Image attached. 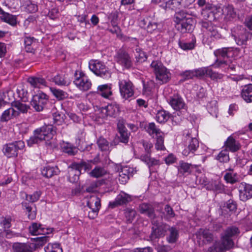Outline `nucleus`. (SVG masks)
I'll list each match as a JSON object with an SVG mask.
<instances>
[{
	"label": "nucleus",
	"mask_w": 252,
	"mask_h": 252,
	"mask_svg": "<svg viewBox=\"0 0 252 252\" xmlns=\"http://www.w3.org/2000/svg\"><path fill=\"white\" fill-rule=\"evenodd\" d=\"M3 98H0V108L5 105L7 100L11 99L10 96L13 97V93L11 90L7 91L3 93Z\"/></svg>",
	"instance_id": "nucleus-57"
},
{
	"label": "nucleus",
	"mask_w": 252,
	"mask_h": 252,
	"mask_svg": "<svg viewBox=\"0 0 252 252\" xmlns=\"http://www.w3.org/2000/svg\"><path fill=\"white\" fill-rule=\"evenodd\" d=\"M184 141L187 147L182 154L185 156L193 154L199 147V142L196 138V131L195 129L185 130L184 131Z\"/></svg>",
	"instance_id": "nucleus-2"
},
{
	"label": "nucleus",
	"mask_w": 252,
	"mask_h": 252,
	"mask_svg": "<svg viewBox=\"0 0 252 252\" xmlns=\"http://www.w3.org/2000/svg\"><path fill=\"white\" fill-rule=\"evenodd\" d=\"M169 232L166 239L168 243H175L178 240L179 237V230L175 227H171L168 228Z\"/></svg>",
	"instance_id": "nucleus-38"
},
{
	"label": "nucleus",
	"mask_w": 252,
	"mask_h": 252,
	"mask_svg": "<svg viewBox=\"0 0 252 252\" xmlns=\"http://www.w3.org/2000/svg\"><path fill=\"white\" fill-rule=\"evenodd\" d=\"M150 66L156 75V79L159 81L160 83H165L169 81L170 77L169 71L161 62L154 61Z\"/></svg>",
	"instance_id": "nucleus-4"
},
{
	"label": "nucleus",
	"mask_w": 252,
	"mask_h": 252,
	"mask_svg": "<svg viewBox=\"0 0 252 252\" xmlns=\"http://www.w3.org/2000/svg\"><path fill=\"white\" fill-rule=\"evenodd\" d=\"M36 39L34 37L26 36L24 39L25 49L28 52H32L33 49L32 45L34 42H35Z\"/></svg>",
	"instance_id": "nucleus-54"
},
{
	"label": "nucleus",
	"mask_w": 252,
	"mask_h": 252,
	"mask_svg": "<svg viewBox=\"0 0 252 252\" xmlns=\"http://www.w3.org/2000/svg\"><path fill=\"white\" fill-rule=\"evenodd\" d=\"M145 129L147 133L150 136L154 137L159 135V134H162V131L158 127H157L156 125L154 123H150L145 126Z\"/></svg>",
	"instance_id": "nucleus-37"
},
{
	"label": "nucleus",
	"mask_w": 252,
	"mask_h": 252,
	"mask_svg": "<svg viewBox=\"0 0 252 252\" xmlns=\"http://www.w3.org/2000/svg\"><path fill=\"white\" fill-rule=\"evenodd\" d=\"M152 223L154 225L152 227V232L150 238L151 240H155L165 235L167 230V225L165 224H159L154 220H152Z\"/></svg>",
	"instance_id": "nucleus-13"
},
{
	"label": "nucleus",
	"mask_w": 252,
	"mask_h": 252,
	"mask_svg": "<svg viewBox=\"0 0 252 252\" xmlns=\"http://www.w3.org/2000/svg\"><path fill=\"white\" fill-rule=\"evenodd\" d=\"M195 42L192 40L191 42H185L180 41L179 42V46L183 50H191L194 47Z\"/></svg>",
	"instance_id": "nucleus-64"
},
{
	"label": "nucleus",
	"mask_w": 252,
	"mask_h": 252,
	"mask_svg": "<svg viewBox=\"0 0 252 252\" xmlns=\"http://www.w3.org/2000/svg\"><path fill=\"white\" fill-rule=\"evenodd\" d=\"M180 0H169L167 5V9L176 10L181 8Z\"/></svg>",
	"instance_id": "nucleus-61"
},
{
	"label": "nucleus",
	"mask_w": 252,
	"mask_h": 252,
	"mask_svg": "<svg viewBox=\"0 0 252 252\" xmlns=\"http://www.w3.org/2000/svg\"><path fill=\"white\" fill-rule=\"evenodd\" d=\"M22 7L26 12L29 13H35L38 10L37 5L31 0H23Z\"/></svg>",
	"instance_id": "nucleus-32"
},
{
	"label": "nucleus",
	"mask_w": 252,
	"mask_h": 252,
	"mask_svg": "<svg viewBox=\"0 0 252 252\" xmlns=\"http://www.w3.org/2000/svg\"><path fill=\"white\" fill-rule=\"evenodd\" d=\"M132 200L131 196L124 191H121L116 197L114 201L109 202V206L114 208L118 206L126 204Z\"/></svg>",
	"instance_id": "nucleus-14"
},
{
	"label": "nucleus",
	"mask_w": 252,
	"mask_h": 252,
	"mask_svg": "<svg viewBox=\"0 0 252 252\" xmlns=\"http://www.w3.org/2000/svg\"><path fill=\"white\" fill-rule=\"evenodd\" d=\"M156 139V142L155 143V147L158 150H164L165 147L164 145V134L162 132V134H159V135L155 136Z\"/></svg>",
	"instance_id": "nucleus-51"
},
{
	"label": "nucleus",
	"mask_w": 252,
	"mask_h": 252,
	"mask_svg": "<svg viewBox=\"0 0 252 252\" xmlns=\"http://www.w3.org/2000/svg\"><path fill=\"white\" fill-rule=\"evenodd\" d=\"M87 206L90 209L99 211L100 208V200L95 195H92L87 201Z\"/></svg>",
	"instance_id": "nucleus-31"
},
{
	"label": "nucleus",
	"mask_w": 252,
	"mask_h": 252,
	"mask_svg": "<svg viewBox=\"0 0 252 252\" xmlns=\"http://www.w3.org/2000/svg\"><path fill=\"white\" fill-rule=\"evenodd\" d=\"M87 206L90 209L99 211L100 208V200L95 195H92L87 201Z\"/></svg>",
	"instance_id": "nucleus-30"
},
{
	"label": "nucleus",
	"mask_w": 252,
	"mask_h": 252,
	"mask_svg": "<svg viewBox=\"0 0 252 252\" xmlns=\"http://www.w3.org/2000/svg\"><path fill=\"white\" fill-rule=\"evenodd\" d=\"M107 173L106 170L100 166H96L91 172L92 177L99 178L105 175Z\"/></svg>",
	"instance_id": "nucleus-47"
},
{
	"label": "nucleus",
	"mask_w": 252,
	"mask_h": 252,
	"mask_svg": "<svg viewBox=\"0 0 252 252\" xmlns=\"http://www.w3.org/2000/svg\"><path fill=\"white\" fill-rule=\"evenodd\" d=\"M54 133L55 131L52 125L45 126L38 128L34 131L33 135L27 140L28 145L32 147L34 144H37L44 140L48 147L54 148L56 147V144L52 139Z\"/></svg>",
	"instance_id": "nucleus-1"
},
{
	"label": "nucleus",
	"mask_w": 252,
	"mask_h": 252,
	"mask_svg": "<svg viewBox=\"0 0 252 252\" xmlns=\"http://www.w3.org/2000/svg\"><path fill=\"white\" fill-rule=\"evenodd\" d=\"M233 48L224 47L219 49L215 52V55L218 57L217 59L220 60V58H228L232 55Z\"/></svg>",
	"instance_id": "nucleus-34"
},
{
	"label": "nucleus",
	"mask_w": 252,
	"mask_h": 252,
	"mask_svg": "<svg viewBox=\"0 0 252 252\" xmlns=\"http://www.w3.org/2000/svg\"><path fill=\"white\" fill-rule=\"evenodd\" d=\"M168 102L171 106L175 110H180L186 109V104L181 96L174 94L169 97Z\"/></svg>",
	"instance_id": "nucleus-20"
},
{
	"label": "nucleus",
	"mask_w": 252,
	"mask_h": 252,
	"mask_svg": "<svg viewBox=\"0 0 252 252\" xmlns=\"http://www.w3.org/2000/svg\"><path fill=\"white\" fill-rule=\"evenodd\" d=\"M215 68H220L223 69L225 71H229V70L234 71L235 69L236 65L230 62V60H221L217 59L214 64L212 65Z\"/></svg>",
	"instance_id": "nucleus-23"
},
{
	"label": "nucleus",
	"mask_w": 252,
	"mask_h": 252,
	"mask_svg": "<svg viewBox=\"0 0 252 252\" xmlns=\"http://www.w3.org/2000/svg\"><path fill=\"white\" fill-rule=\"evenodd\" d=\"M218 8L208 5L202 9L201 16L203 19L211 21L219 18L217 14Z\"/></svg>",
	"instance_id": "nucleus-18"
},
{
	"label": "nucleus",
	"mask_w": 252,
	"mask_h": 252,
	"mask_svg": "<svg viewBox=\"0 0 252 252\" xmlns=\"http://www.w3.org/2000/svg\"><path fill=\"white\" fill-rule=\"evenodd\" d=\"M224 20L227 22L233 21L237 18V13L232 5H227L223 6L221 9Z\"/></svg>",
	"instance_id": "nucleus-21"
},
{
	"label": "nucleus",
	"mask_w": 252,
	"mask_h": 252,
	"mask_svg": "<svg viewBox=\"0 0 252 252\" xmlns=\"http://www.w3.org/2000/svg\"><path fill=\"white\" fill-rule=\"evenodd\" d=\"M11 106L13 108H16L17 110V111L19 112V114L20 112L23 113H27L28 109L30 108L29 106L22 103L19 101H13L11 103Z\"/></svg>",
	"instance_id": "nucleus-44"
},
{
	"label": "nucleus",
	"mask_w": 252,
	"mask_h": 252,
	"mask_svg": "<svg viewBox=\"0 0 252 252\" xmlns=\"http://www.w3.org/2000/svg\"><path fill=\"white\" fill-rule=\"evenodd\" d=\"M217 159L220 162H228L230 159L228 151L226 149L221 150L218 154Z\"/></svg>",
	"instance_id": "nucleus-50"
},
{
	"label": "nucleus",
	"mask_w": 252,
	"mask_h": 252,
	"mask_svg": "<svg viewBox=\"0 0 252 252\" xmlns=\"http://www.w3.org/2000/svg\"><path fill=\"white\" fill-rule=\"evenodd\" d=\"M90 69L96 75L106 78L110 77V73L105 65L98 60H91L89 62Z\"/></svg>",
	"instance_id": "nucleus-6"
},
{
	"label": "nucleus",
	"mask_w": 252,
	"mask_h": 252,
	"mask_svg": "<svg viewBox=\"0 0 252 252\" xmlns=\"http://www.w3.org/2000/svg\"><path fill=\"white\" fill-rule=\"evenodd\" d=\"M169 117V114L164 110L159 111L156 115L157 121L159 123L166 122Z\"/></svg>",
	"instance_id": "nucleus-48"
},
{
	"label": "nucleus",
	"mask_w": 252,
	"mask_h": 252,
	"mask_svg": "<svg viewBox=\"0 0 252 252\" xmlns=\"http://www.w3.org/2000/svg\"><path fill=\"white\" fill-rule=\"evenodd\" d=\"M137 172L136 168L124 166L119 172V180L122 184H125L130 177L132 176Z\"/></svg>",
	"instance_id": "nucleus-17"
},
{
	"label": "nucleus",
	"mask_w": 252,
	"mask_h": 252,
	"mask_svg": "<svg viewBox=\"0 0 252 252\" xmlns=\"http://www.w3.org/2000/svg\"><path fill=\"white\" fill-rule=\"evenodd\" d=\"M143 146L147 154L142 155L140 157V159L146 163L147 165L150 168L151 166L158 165L159 161L154 158H151L149 155L150 153V149L153 147V144L149 141H143Z\"/></svg>",
	"instance_id": "nucleus-11"
},
{
	"label": "nucleus",
	"mask_w": 252,
	"mask_h": 252,
	"mask_svg": "<svg viewBox=\"0 0 252 252\" xmlns=\"http://www.w3.org/2000/svg\"><path fill=\"white\" fill-rule=\"evenodd\" d=\"M29 231L33 235H45L51 234L53 231V229L43 227L41 224L34 222L32 223V225L29 227Z\"/></svg>",
	"instance_id": "nucleus-16"
},
{
	"label": "nucleus",
	"mask_w": 252,
	"mask_h": 252,
	"mask_svg": "<svg viewBox=\"0 0 252 252\" xmlns=\"http://www.w3.org/2000/svg\"><path fill=\"white\" fill-rule=\"evenodd\" d=\"M0 19L2 21L8 23L12 26H15L17 24L16 16L4 11L0 16Z\"/></svg>",
	"instance_id": "nucleus-40"
},
{
	"label": "nucleus",
	"mask_w": 252,
	"mask_h": 252,
	"mask_svg": "<svg viewBox=\"0 0 252 252\" xmlns=\"http://www.w3.org/2000/svg\"><path fill=\"white\" fill-rule=\"evenodd\" d=\"M125 215L127 223H131L135 217L136 211L131 208H126L125 210Z\"/></svg>",
	"instance_id": "nucleus-52"
},
{
	"label": "nucleus",
	"mask_w": 252,
	"mask_h": 252,
	"mask_svg": "<svg viewBox=\"0 0 252 252\" xmlns=\"http://www.w3.org/2000/svg\"><path fill=\"white\" fill-rule=\"evenodd\" d=\"M189 17H190L189 12L183 10H180L176 12L174 15L175 22L176 25L185 19H187Z\"/></svg>",
	"instance_id": "nucleus-43"
},
{
	"label": "nucleus",
	"mask_w": 252,
	"mask_h": 252,
	"mask_svg": "<svg viewBox=\"0 0 252 252\" xmlns=\"http://www.w3.org/2000/svg\"><path fill=\"white\" fill-rule=\"evenodd\" d=\"M115 60L126 68L132 67V63L131 58L127 52L123 49H120L114 56Z\"/></svg>",
	"instance_id": "nucleus-12"
},
{
	"label": "nucleus",
	"mask_w": 252,
	"mask_h": 252,
	"mask_svg": "<svg viewBox=\"0 0 252 252\" xmlns=\"http://www.w3.org/2000/svg\"><path fill=\"white\" fill-rule=\"evenodd\" d=\"M209 67H205L194 69V76L196 77H201L205 75H208V71H209Z\"/></svg>",
	"instance_id": "nucleus-63"
},
{
	"label": "nucleus",
	"mask_w": 252,
	"mask_h": 252,
	"mask_svg": "<svg viewBox=\"0 0 252 252\" xmlns=\"http://www.w3.org/2000/svg\"><path fill=\"white\" fill-rule=\"evenodd\" d=\"M198 24L201 25V27L209 32L210 31H213V26L210 21H203V19L200 20L198 22Z\"/></svg>",
	"instance_id": "nucleus-62"
},
{
	"label": "nucleus",
	"mask_w": 252,
	"mask_h": 252,
	"mask_svg": "<svg viewBox=\"0 0 252 252\" xmlns=\"http://www.w3.org/2000/svg\"><path fill=\"white\" fill-rule=\"evenodd\" d=\"M78 166L76 163H73L69 167L68 180L71 183L76 182L79 179L81 171Z\"/></svg>",
	"instance_id": "nucleus-24"
},
{
	"label": "nucleus",
	"mask_w": 252,
	"mask_h": 252,
	"mask_svg": "<svg viewBox=\"0 0 252 252\" xmlns=\"http://www.w3.org/2000/svg\"><path fill=\"white\" fill-rule=\"evenodd\" d=\"M195 235L197 241L199 243L202 241V244L211 243L214 239L213 234L208 229L200 228L196 232Z\"/></svg>",
	"instance_id": "nucleus-15"
},
{
	"label": "nucleus",
	"mask_w": 252,
	"mask_h": 252,
	"mask_svg": "<svg viewBox=\"0 0 252 252\" xmlns=\"http://www.w3.org/2000/svg\"><path fill=\"white\" fill-rule=\"evenodd\" d=\"M118 127L119 130L120 136L119 137L120 142L127 143L129 140V135L126 128L123 125L119 124Z\"/></svg>",
	"instance_id": "nucleus-39"
},
{
	"label": "nucleus",
	"mask_w": 252,
	"mask_h": 252,
	"mask_svg": "<svg viewBox=\"0 0 252 252\" xmlns=\"http://www.w3.org/2000/svg\"><path fill=\"white\" fill-rule=\"evenodd\" d=\"M241 96L246 102H252V84L243 87L241 91Z\"/></svg>",
	"instance_id": "nucleus-28"
},
{
	"label": "nucleus",
	"mask_w": 252,
	"mask_h": 252,
	"mask_svg": "<svg viewBox=\"0 0 252 252\" xmlns=\"http://www.w3.org/2000/svg\"><path fill=\"white\" fill-rule=\"evenodd\" d=\"M206 189L208 190L220 191L222 189V186L218 181H212L207 185Z\"/></svg>",
	"instance_id": "nucleus-49"
},
{
	"label": "nucleus",
	"mask_w": 252,
	"mask_h": 252,
	"mask_svg": "<svg viewBox=\"0 0 252 252\" xmlns=\"http://www.w3.org/2000/svg\"><path fill=\"white\" fill-rule=\"evenodd\" d=\"M45 252H63L62 248L59 244H48L44 248Z\"/></svg>",
	"instance_id": "nucleus-53"
},
{
	"label": "nucleus",
	"mask_w": 252,
	"mask_h": 252,
	"mask_svg": "<svg viewBox=\"0 0 252 252\" xmlns=\"http://www.w3.org/2000/svg\"><path fill=\"white\" fill-rule=\"evenodd\" d=\"M41 192L39 191H35L32 194H26V199L27 201L33 203L37 201L40 198Z\"/></svg>",
	"instance_id": "nucleus-58"
},
{
	"label": "nucleus",
	"mask_w": 252,
	"mask_h": 252,
	"mask_svg": "<svg viewBox=\"0 0 252 252\" xmlns=\"http://www.w3.org/2000/svg\"><path fill=\"white\" fill-rule=\"evenodd\" d=\"M75 79L74 83L80 90L87 91L91 89L92 83L88 77L83 73L80 72L79 76L77 72L75 73Z\"/></svg>",
	"instance_id": "nucleus-10"
},
{
	"label": "nucleus",
	"mask_w": 252,
	"mask_h": 252,
	"mask_svg": "<svg viewBox=\"0 0 252 252\" xmlns=\"http://www.w3.org/2000/svg\"><path fill=\"white\" fill-rule=\"evenodd\" d=\"M225 248L222 243H215L212 246L209 248L206 252H223L224 250H226Z\"/></svg>",
	"instance_id": "nucleus-55"
},
{
	"label": "nucleus",
	"mask_w": 252,
	"mask_h": 252,
	"mask_svg": "<svg viewBox=\"0 0 252 252\" xmlns=\"http://www.w3.org/2000/svg\"><path fill=\"white\" fill-rule=\"evenodd\" d=\"M135 58L136 63H142L147 59L146 54L139 47H136L135 49Z\"/></svg>",
	"instance_id": "nucleus-45"
},
{
	"label": "nucleus",
	"mask_w": 252,
	"mask_h": 252,
	"mask_svg": "<svg viewBox=\"0 0 252 252\" xmlns=\"http://www.w3.org/2000/svg\"><path fill=\"white\" fill-rule=\"evenodd\" d=\"M28 82L34 88H39L41 85L46 86L45 80L42 78L32 77L28 79Z\"/></svg>",
	"instance_id": "nucleus-41"
},
{
	"label": "nucleus",
	"mask_w": 252,
	"mask_h": 252,
	"mask_svg": "<svg viewBox=\"0 0 252 252\" xmlns=\"http://www.w3.org/2000/svg\"><path fill=\"white\" fill-rule=\"evenodd\" d=\"M119 86L121 95L123 98L127 99L134 94V86L130 81H119Z\"/></svg>",
	"instance_id": "nucleus-9"
},
{
	"label": "nucleus",
	"mask_w": 252,
	"mask_h": 252,
	"mask_svg": "<svg viewBox=\"0 0 252 252\" xmlns=\"http://www.w3.org/2000/svg\"><path fill=\"white\" fill-rule=\"evenodd\" d=\"M194 21L191 17L179 23L176 25L177 28L182 33L191 32L194 28Z\"/></svg>",
	"instance_id": "nucleus-22"
},
{
	"label": "nucleus",
	"mask_w": 252,
	"mask_h": 252,
	"mask_svg": "<svg viewBox=\"0 0 252 252\" xmlns=\"http://www.w3.org/2000/svg\"><path fill=\"white\" fill-rule=\"evenodd\" d=\"M225 149L231 152H235L241 148V144L239 141L236 140L233 137L229 136L224 143Z\"/></svg>",
	"instance_id": "nucleus-25"
},
{
	"label": "nucleus",
	"mask_w": 252,
	"mask_h": 252,
	"mask_svg": "<svg viewBox=\"0 0 252 252\" xmlns=\"http://www.w3.org/2000/svg\"><path fill=\"white\" fill-rule=\"evenodd\" d=\"M50 90L54 96L58 100H63L67 97V94L62 90L55 88H50Z\"/></svg>",
	"instance_id": "nucleus-46"
},
{
	"label": "nucleus",
	"mask_w": 252,
	"mask_h": 252,
	"mask_svg": "<svg viewBox=\"0 0 252 252\" xmlns=\"http://www.w3.org/2000/svg\"><path fill=\"white\" fill-rule=\"evenodd\" d=\"M12 249L14 252H32L31 247L27 243H14Z\"/></svg>",
	"instance_id": "nucleus-35"
},
{
	"label": "nucleus",
	"mask_w": 252,
	"mask_h": 252,
	"mask_svg": "<svg viewBox=\"0 0 252 252\" xmlns=\"http://www.w3.org/2000/svg\"><path fill=\"white\" fill-rule=\"evenodd\" d=\"M98 93L104 98H108L112 95L111 84L100 85L97 88Z\"/></svg>",
	"instance_id": "nucleus-29"
},
{
	"label": "nucleus",
	"mask_w": 252,
	"mask_h": 252,
	"mask_svg": "<svg viewBox=\"0 0 252 252\" xmlns=\"http://www.w3.org/2000/svg\"><path fill=\"white\" fill-rule=\"evenodd\" d=\"M99 148L101 151H107L109 150V146L108 142L103 137H99L97 141Z\"/></svg>",
	"instance_id": "nucleus-56"
},
{
	"label": "nucleus",
	"mask_w": 252,
	"mask_h": 252,
	"mask_svg": "<svg viewBox=\"0 0 252 252\" xmlns=\"http://www.w3.org/2000/svg\"><path fill=\"white\" fill-rule=\"evenodd\" d=\"M212 80L214 81H218L219 80L221 79L223 75L222 74L219 73L218 72L214 71L212 69L209 67V71H208V75H207Z\"/></svg>",
	"instance_id": "nucleus-59"
},
{
	"label": "nucleus",
	"mask_w": 252,
	"mask_h": 252,
	"mask_svg": "<svg viewBox=\"0 0 252 252\" xmlns=\"http://www.w3.org/2000/svg\"><path fill=\"white\" fill-rule=\"evenodd\" d=\"M240 234L239 228L234 225L230 226L226 228L221 236V241L223 247L230 249L234 245L233 240L237 238Z\"/></svg>",
	"instance_id": "nucleus-5"
},
{
	"label": "nucleus",
	"mask_w": 252,
	"mask_h": 252,
	"mask_svg": "<svg viewBox=\"0 0 252 252\" xmlns=\"http://www.w3.org/2000/svg\"><path fill=\"white\" fill-rule=\"evenodd\" d=\"M48 100L49 97L46 94L42 92H39L33 95L31 104L36 111L40 112L43 110Z\"/></svg>",
	"instance_id": "nucleus-7"
},
{
	"label": "nucleus",
	"mask_w": 252,
	"mask_h": 252,
	"mask_svg": "<svg viewBox=\"0 0 252 252\" xmlns=\"http://www.w3.org/2000/svg\"><path fill=\"white\" fill-rule=\"evenodd\" d=\"M60 170L57 166H47L42 169L41 173L43 176L51 178L53 176L58 175Z\"/></svg>",
	"instance_id": "nucleus-33"
},
{
	"label": "nucleus",
	"mask_w": 252,
	"mask_h": 252,
	"mask_svg": "<svg viewBox=\"0 0 252 252\" xmlns=\"http://www.w3.org/2000/svg\"><path fill=\"white\" fill-rule=\"evenodd\" d=\"M22 206L25 208L28 213V217L31 220H33L35 218L36 213L34 211H32V208L29 204L26 202L22 203Z\"/></svg>",
	"instance_id": "nucleus-60"
},
{
	"label": "nucleus",
	"mask_w": 252,
	"mask_h": 252,
	"mask_svg": "<svg viewBox=\"0 0 252 252\" xmlns=\"http://www.w3.org/2000/svg\"><path fill=\"white\" fill-rule=\"evenodd\" d=\"M25 147V143L22 141L6 144L3 146V153L7 158L17 157L19 150Z\"/></svg>",
	"instance_id": "nucleus-8"
},
{
	"label": "nucleus",
	"mask_w": 252,
	"mask_h": 252,
	"mask_svg": "<svg viewBox=\"0 0 252 252\" xmlns=\"http://www.w3.org/2000/svg\"><path fill=\"white\" fill-rule=\"evenodd\" d=\"M139 210L141 213L146 214L151 219L154 220L155 218L154 209L150 204L143 203L140 204Z\"/></svg>",
	"instance_id": "nucleus-26"
},
{
	"label": "nucleus",
	"mask_w": 252,
	"mask_h": 252,
	"mask_svg": "<svg viewBox=\"0 0 252 252\" xmlns=\"http://www.w3.org/2000/svg\"><path fill=\"white\" fill-rule=\"evenodd\" d=\"M19 115V112L16 111L13 107L9 108L5 110L2 113L0 120L2 122H6L12 118Z\"/></svg>",
	"instance_id": "nucleus-36"
},
{
	"label": "nucleus",
	"mask_w": 252,
	"mask_h": 252,
	"mask_svg": "<svg viewBox=\"0 0 252 252\" xmlns=\"http://www.w3.org/2000/svg\"><path fill=\"white\" fill-rule=\"evenodd\" d=\"M229 172H227L224 176V179L227 183L234 184L237 182L239 180L238 175L234 173L231 168L229 169Z\"/></svg>",
	"instance_id": "nucleus-42"
},
{
	"label": "nucleus",
	"mask_w": 252,
	"mask_h": 252,
	"mask_svg": "<svg viewBox=\"0 0 252 252\" xmlns=\"http://www.w3.org/2000/svg\"><path fill=\"white\" fill-rule=\"evenodd\" d=\"M119 112V106L117 104H109L101 109V112L106 116L115 117Z\"/></svg>",
	"instance_id": "nucleus-27"
},
{
	"label": "nucleus",
	"mask_w": 252,
	"mask_h": 252,
	"mask_svg": "<svg viewBox=\"0 0 252 252\" xmlns=\"http://www.w3.org/2000/svg\"><path fill=\"white\" fill-rule=\"evenodd\" d=\"M239 196L241 200L246 201L252 197V185L245 183L239 186Z\"/></svg>",
	"instance_id": "nucleus-19"
},
{
	"label": "nucleus",
	"mask_w": 252,
	"mask_h": 252,
	"mask_svg": "<svg viewBox=\"0 0 252 252\" xmlns=\"http://www.w3.org/2000/svg\"><path fill=\"white\" fill-rule=\"evenodd\" d=\"M231 34L236 43L239 46L246 45L248 40L252 36L251 33L241 26H237L232 28Z\"/></svg>",
	"instance_id": "nucleus-3"
}]
</instances>
